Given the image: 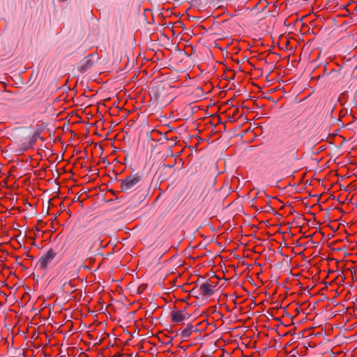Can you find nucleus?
Segmentation results:
<instances>
[{
	"instance_id": "obj_1",
	"label": "nucleus",
	"mask_w": 357,
	"mask_h": 357,
	"mask_svg": "<svg viewBox=\"0 0 357 357\" xmlns=\"http://www.w3.org/2000/svg\"><path fill=\"white\" fill-rule=\"evenodd\" d=\"M141 178L137 174L130 175L121 182V190L126 192H131L139 182Z\"/></svg>"
},
{
	"instance_id": "obj_2",
	"label": "nucleus",
	"mask_w": 357,
	"mask_h": 357,
	"mask_svg": "<svg viewBox=\"0 0 357 357\" xmlns=\"http://www.w3.org/2000/svg\"><path fill=\"white\" fill-rule=\"evenodd\" d=\"M95 55L89 54L86 56L79 63L78 68L81 72H86L91 68L94 64Z\"/></svg>"
},
{
	"instance_id": "obj_3",
	"label": "nucleus",
	"mask_w": 357,
	"mask_h": 357,
	"mask_svg": "<svg viewBox=\"0 0 357 357\" xmlns=\"http://www.w3.org/2000/svg\"><path fill=\"white\" fill-rule=\"evenodd\" d=\"M56 256V252L52 250H49L45 255H43L39 259V265L45 268L48 264L54 259Z\"/></svg>"
},
{
	"instance_id": "obj_4",
	"label": "nucleus",
	"mask_w": 357,
	"mask_h": 357,
	"mask_svg": "<svg viewBox=\"0 0 357 357\" xmlns=\"http://www.w3.org/2000/svg\"><path fill=\"white\" fill-rule=\"evenodd\" d=\"M214 287L213 284L208 282L203 283L199 287L200 294L204 296H210L213 294Z\"/></svg>"
},
{
	"instance_id": "obj_5",
	"label": "nucleus",
	"mask_w": 357,
	"mask_h": 357,
	"mask_svg": "<svg viewBox=\"0 0 357 357\" xmlns=\"http://www.w3.org/2000/svg\"><path fill=\"white\" fill-rule=\"evenodd\" d=\"M216 315L219 317L217 321H219V319H221L222 324H225L226 325L231 324L234 319H236L237 321L240 320L237 319L238 316L236 314H234L233 317H230L229 314H216Z\"/></svg>"
},
{
	"instance_id": "obj_6",
	"label": "nucleus",
	"mask_w": 357,
	"mask_h": 357,
	"mask_svg": "<svg viewBox=\"0 0 357 357\" xmlns=\"http://www.w3.org/2000/svg\"><path fill=\"white\" fill-rule=\"evenodd\" d=\"M42 314H34V315L30 319V324L31 325H44L45 324V321L47 319H48L49 317L47 319L45 317H43Z\"/></svg>"
},
{
	"instance_id": "obj_7",
	"label": "nucleus",
	"mask_w": 357,
	"mask_h": 357,
	"mask_svg": "<svg viewBox=\"0 0 357 357\" xmlns=\"http://www.w3.org/2000/svg\"><path fill=\"white\" fill-rule=\"evenodd\" d=\"M172 322L174 324L181 323L188 319L185 314H171Z\"/></svg>"
},
{
	"instance_id": "obj_8",
	"label": "nucleus",
	"mask_w": 357,
	"mask_h": 357,
	"mask_svg": "<svg viewBox=\"0 0 357 357\" xmlns=\"http://www.w3.org/2000/svg\"><path fill=\"white\" fill-rule=\"evenodd\" d=\"M293 314H285L282 316L283 319L288 318L291 321V324L294 325L302 324V320H300L299 315L301 314H296L294 316Z\"/></svg>"
},
{
	"instance_id": "obj_9",
	"label": "nucleus",
	"mask_w": 357,
	"mask_h": 357,
	"mask_svg": "<svg viewBox=\"0 0 357 357\" xmlns=\"http://www.w3.org/2000/svg\"><path fill=\"white\" fill-rule=\"evenodd\" d=\"M197 325H198L197 324H195V326H193L192 324H188L187 327L182 331L181 337L183 339L188 338L192 333V328Z\"/></svg>"
},
{
	"instance_id": "obj_10",
	"label": "nucleus",
	"mask_w": 357,
	"mask_h": 357,
	"mask_svg": "<svg viewBox=\"0 0 357 357\" xmlns=\"http://www.w3.org/2000/svg\"><path fill=\"white\" fill-rule=\"evenodd\" d=\"M38 135L35 133L33 134L31 137L29 139V142L28 143H24L22 144L23 146V149L24 150H27L29 149L30 147H31L36 142L37 139H38Z\"/></svg>"
},
{
	"instance_id": "obj_11",
	"label": "nucleus",
	"mask_w": 357,
	"mask_h": 357,
	"mask_svg": "<svg viewBox=\"0 0 357 357\" xmlns=\"http://www.w3.org/2000/svg\"><path fill=\"white\" fill-rule=\"evenodd\" d=\"M145 315H148V314H145ZM146 320H149V322L153 325H157L158 321L157 318L152 317V314H149V316L146 317Z\"/></svg>"
},
{
	"instance_id": "obj_12",
	"label": "nucleus",
	"mask_w": 357,
	"mask_h": 357,
	"mask_svg": "<svg viewBox=\"0 0 357 357\" xmlns=\"http://www.w3.org/2000/svg\"><path fill=\"white\" fill-rule=\"evenodd\" d=\"M302 315L301 317H300V320H302V324L303 322H307V317L310 315L311 314H301Z\"/></svg>"
},
{
	"instance_id": "obj_13",
	"label": "nucleus",
	"mask_w": 357,
	"mask_h": 357,
	"mask_svg": "<svg viewBox=\"0 0 357 357\" xmlns=\"http://www.w3.org/2000/svg\"><path fill=\"white\" fill-rule=\"evenodd\" d=\"M109 314V317H108V316H107V318H109L110 319H114V318H113V316H112V313H109V314Z\"/></svg>"
},
{
	"instance_id": "obj_14",
	"label": "nucleus",
	"mask_w": 357,
	"mask_h": 357,
	"mask_svg": "<svg viewBox=\"0 0 357 357\" xmlns=\"http://www.w3.org/2000/svg\"><path fill=\"white\" fill-rule=\"evenodd\" d=\"M269 314V316H270L271 317H272V318H275V317H274V316H273V314L270 313V314Z\"/></svg>"
},
{
	"instance_id": "obj_15",
	"label": "nucleus",
	"mask_w": 357,
	"mask_h": 357,
	"mask_svg": "<svg viewBox=\"0 0 357 357\" xmlns=\"http://www.w3.org/2000/svg\"><path fill=\"white\" fill-rule=\"evenodd\" d=\"M61 2H65V1H67L68 0H59Z\"/></svg>"
},
{
	"instance_id": "obj_16",
	"label": "nucleus",
	"mask_w": 357,
	"mask_h": 357,
	"mask_svg": "<svg viewBox=\"0 0 357 357\" xmlns=\"http://www.w3.org/2000/svg\"><path fill=\"white\" fill-rule=\"evenodd\" d=\"M89 312H91V313H93L94 312L93 311H91L89 310Z\"/></svg>"
}]
</instances>
